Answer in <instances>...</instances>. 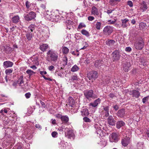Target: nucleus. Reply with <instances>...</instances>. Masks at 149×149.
<instances>
[{
	"instance_id": "603ef678",
	"label": "nucleus",
	"mask_w": 149,
	"mask_h": 149,
	"mask_svg": "<svg viewBox=\"0 0 149 149\" xmlns=\"http://www.w3.org/2000/svg\"><path fill=\"white\" fill-rule=\"evenodd\" d=\"M116 111L119 109V107L117 105H115L112 107Z\"/></svg>"
},
{
	"instance_id": "dca6fc26",
	"label": "nucleus",
	"mask_w": 149,
	"mask_h": 149,
	"mask_svg": "<svg viewBox=\"0 0 149 149\" xmlns=\"http://www.w3.org/2000/svg\"><path fill=\"white\" fill-rule=\"evenodd\" d=\"M95 67L99 69L103 68L104 64L102 63V61H97L95 63Z\"/></svg>"
},
{
	"instance_id": "bb28decb",
	"label": "nucleus",
	"mask_w": 149,
	"mask_h": 149,
	"mask_svg": "<svg viewBox=\"0 0 149 149\" xmlns=\"http://www.w3.org/2000/svg\"><path fill=\"white\" fill-rule=\"evenodd\" d=\"M58 144L59 147L62 149H64L66 146L65 142L63 140L61 141L60 143H59Z\"/></svg>"
},
{
	"instance_id": "cd10ccee",
	"label": "nucleus",
	"mask_w": 149,
	"mask_h": 149,
	"mask_svg": "<svg viewBox=\"0 0 149 149\" xmlns=\"http://www.w3.org/2000/svg\"><path fill=\"white\" fill-rule=\"evenodd\" d=\"M139 28L141 29H146V24L143 23L141 22L139 24Z\"/></svg>"
},
{
	"instance_id": "2f4dec72",
	"label": "nucleus",
	"mask_w": 149,
	"mask_h": 149,
	"mask_svg": "<svg viewBox=\"0 0 149 149\" xmlns=\"http://www.w3.org/2000/svg\"><path fill=\"white\" fill-rule=\"evenodd\" d=\"M46 18L48 19L49 20H51L52 18V19H55V18H54L55 17L56 18L57 17H59L58 16H54V15H53V16L52 14L51 15L50 17H49V15L48 14H47V15H46Z\"/></svg>"
},
{
	"instance_id": "c9c22d12",
	"label": "nucleus",
	"mask_w": 149,
	"mask_h": 149,
	"mask_svg": "<svg viewBox=\"0 0 149 149\" xmlns=\"http://www.w3.org/2000/svg\"><path fill=\"white\" fill-rule=\"evenodd\" d=\"M81 33L84 35L86 36L87 37L89 36V33L88 31L85 30L83 29L81 31Z\"/></svg>"
},
{
	"instance_id": "c03bdc74",
	"label": "nucleus",
	"mask_w": 149,
	"mask_h": 149,
	"mask_svg": "<svg viewBox=\"0 0 149 149\" xmlns=\"http://www.w3.org/2000/svg\"><path fill=\"white\" fill-rule=\"evenodd\" d=\"M52 135L53 137L56 138L57 137L58 133L56 132H53L52 133Z\"/></svg>"
},
{
	"instance_id": "052dcab7",
	"label": "nucleus",
	"mask_w": 149,
	"mask_h": 149,
	"mask_svg": "<svg viewBox=\"0 0 149 149\" xmlns=\"http://www.w3.org/2000/svg\"><path fill=\"white\" fill-rule=\"evenodd\" d=\"M94 19L93 17L92 16H89L88 17V19L89 21H92Z\"/></svg>"
},
{
	"instance_id": "7ed1b4c3",
	"label": "nucleus",
	"mask_w": 149,
	"mask_h": 149,
	"mask_svg": "<svg viewBox=\"0 0 149 149\" xmlns=\"http://www.w3.org/2000/svg\"><path fill=\"white\" fill-rule=\"evenodd\" d=\"M98 76V74L96 71H92L89 72L87 74V77L89 80H95Z\"/></svg>"
},
{
	"instance_id": "6e6d98bb",
	"label": "nucleus",
	"mask_w": 149,
	"mask_h": 149,
	"mask_svg": "<svg viewBox=\"0 0 149 149\" xmlns=\"http://www.w3.org/2000/svg\"><path fill=\"white\" fill-rule=\"evenodd\" d=\"M2 145L3 146L5 147L6 146H7L8 145V141L7 142L6 141H4Z\"/></svg>"
},
{
	"instance_id": "4c0bfd02",
	"label": "nucleus",
	"mask_w": 149,
	"mask_h": 149,
	"mask_svg": "<svg viewBox=\"0 0 149 149\" xmlns=\"http://www.w3.org/2000/svg\"><path fill=\"white\" fill-rule=\"evenodd\" d=\"M12 69H8L6 70L5 72L7 75H9L11 73L13 72Z\"/></svg>"
},
{
	"instance_id": "f3484780",
	"label": "nucleus",
	"mask_w": 149,
	"mask_h": 149,
	"mask_svg": "<svg viewBox=\"0 0 149 149\" xmlns=\"http://www.w3.org/2000/svg\"><path fill=\"white\" fill-rule=\"evenodd\" d=\"M13 65V63L9 61H4L3 63V67L5 68L12 67Z\"/></svg>"
},
{
	"instance_id": "72a5a7b5",
	"label": "nucleus",
	"mask_w": 149,
	"mask_h": 149,
	"mask_svg": "<svg viewBox=\"0 0 149 149\" xmlns=\"http://www.w3.org/2000/svg\"><path fill=\"white\" fill-rule=\"evenodd\" d=\"M141 7L143 9V11H144L145 10H146L147 9L148 7L147 6V5L145 1H143L142 3L141 4Z\"/></svg>"
},
{
	"instance_id": "79ce46f5",
	"label": "nucleus",
	"mask_w": 149,
	"mask_h": 149,
	"mask_svg": "<svg viewBox=\"0 0 149 149\" xmlns=\"http://www.w3.org/2000/svg\"><path fill=\"white\" fill-rule=\"evenodd\" d=\"M26 72L27 74H28L29 75H31L33 74L34 72L32 70H28L26 71Z\"/></svg>"
},
{
	"instance_id": "aec40b11",
	"label": "nucleus",
	"mask_w": 149,
	"mask_h": 149,
	"mask_svg": "<svg viewBox=\"0 0 149 149\" xmlns=\"http://www.w3.org/2000/svg\"><path fill=\"white\" fill-rule=\"evenodd\" d=\"M100 98H98L97 99L95 100L94 102H92L90 103L89 105L90 106H92L93 107H95L100 103Z\"/></svg>"
},
{
	"instance_id": "f704fd0d",
	"label": "nucleus",
	"mask_w": 149,
	"mask_h": 149,
	"mask_svg": "<svg viewBox=\"0 0 149 149\" xmlns=\"http://www.w3.org/2000/svg\"><path fill=\"white\" fill-rule=\"evenodd\" d=\"M106 44L109 46L113 44L115 41L113 40H108L106 41Z\"/></svg>"
},
{
	"instance_id": "3c124183",
	"label": "nucleus",
	"mask_w": 149,
	"mask_h": 149,
	"mask_svg": "<svg viewBox=\"0 0 149 149\" xmlns=\"http://www.w3.org/2000/svg\"><path fill=\"white\" fill-rule=\"evenodd\" d=\"M25 95L26 98H29L30 97L31 94L30 93H26Z\"/></svg>"
},
{
	"instance_id": "e2e57ef3",
	"label": "nucleus",
	"mask_w": 149,
	"mask_h": 149,
	"mask_svg": "<svg viewBox=\"0 0 149 149\" xmlns=\"http://www.w3.org/2000/svg\"><path fill=\"white\" fill-rule=\"evenodd\" d=\"M51 121H52V123L53 124L55 125L56 124V121L55 119H52L51 120Z\"/></svg>"
},
{
	"instance_id": "4468645a",
	"label": "nucleus",
	"mask_w": 149,
	"mask_h": 149,
	"mask_svg": "<svg viewBox=\"0 0 149 149\" xmlns=\"http://www.w3.org/2000/svg\"><path fill=\"white\" fill-rule=\"evenodd\" d=\"M31 61L32 62V64L38 65V58L37 56H33L32 57H31L30 58V61L29 62L31 63Z\"/></svg>"
},
{
	"instance_id": "f03ea898",
	"label": "nucleus",
	"mask_w": 149,
	"mask_h": 149,
	"mask_svg": "<svg viewBox=\"0 0 149 149\" xmlns=\"http://www.w3.org/2000/svg\"><path fill=\"white\" fill-rule=\"evenodd\" d=\"M144 42L142 38H138L135 43L134 46L136 49L141 50L143 47Z\"/></svg>"
},
{
	"instance_id": "c85d7f7f",
	"label": "nucleus",
	"mask_w": 149,
	"mask_h": 149,
	"mask_svg": "<svg viewBox=\"0 0 149 149\" xmlns=\"http://www.w3.org/2000/svg\"><path fill=\"white\" fill-rule=\"evenodd\" d=\"M62 51L64 54H66L69 52V49L66 47H62Z\"/></svg>"
},
{
	"instance_id": "864d4df0",
	"label": "nucleus",
	"mask_w": 149,
	"mask_h": 149,
	"mask_svg": "<svg viewBox=\"0 0 149 149\" xmlns=\"http://www.w3.org/2000/svg\"><path fill=\"white\" fill-rule=\"evenodd\" d=\"M54 67L53 65L49 66L48 67V69L51 71H52L54 69Z\"/></svg>"
},
{
	"instance_id": "f257e3e1",
	"label": "nucleus",
	"mask_w": 149,
	"mask_h": 149,
	"mask_svg": "<svg viewBox=\"0 0 149 149\" xmlns=\"http://www.w3.org/2000/svg\"><path fill=\"white\" fill-rule=\"evenodd\" d=\"M47 60L49 61L56 62L58 58V54L56 51L51 49L47 53Z\"/></svg>"
},
{
	"instance_id": "37998d69",
	"label": "nucleus",
	"mask_w": 149,
	"mask_h": 149,
	"mask_svg": "<svg viewBox=\"0 0 149 149\" xmlns=\"http://www.w3.org/2000/svg\"><path fill=\"white\" fill-rule=\"evenodd\" d=\"M149 98V96H148L144 97L142 99V101L143 103H145L146 102L148 101Z\"/></svg>"
},
{
	"instance_id": "a18cd8bd",
	"label": "nucleus",
	"mask_w": 149,
	"mask_h": 149,
	"mask_svg": "<svg viewBox=\"0 0 149 149\" xmlns=\"http://www.w3.org/2000/svg\"><path fill=\"white\" fill-rule=\"evenodd\" d=\"M8 112V111L6 108H4L3 109H2L0 111V113H1L2 114H3V112H4L5 113H7Z\"/></svg>"
},
{
	"instance_id": "de8ad7c7",
	"label": "nucleus",
	"mask_w": 149,
	"mask_h": 149,
	"mask_svg": "<svg viewBox=\"0 0 149 149\" xmlns=\"http://www.w3.org/2000/svg\"><path fill=\"white\" fill-rule=\"evenodd\" d=\"M85 27L86 25L82 23H81L78 26V28L79 29H80L83 27Z\"/></svg>"
},
{
	"instance_id": "ea45409f",
	"label": "nucleus",
	"mask_w": 149,
	"mask_h": 149,
	"mask_svg": "<svg viewBox=\"0 0 149 149\" xmlns=\"http://www.w3.org/2000/svg\"><path fill=\"white\" fill-rule=\"evenodd\" d=\"M83 120L86 123L91 122V120L87 117H84L83 118Z\"/></svg>"
},
{
	"instance_id": "393cba45",
	"label": "nucleus",
	"mask_w": 149,
	"mask_h": 149,
	"mask_svg": "<svg viewBox=\"0 0 149 149\" xmlns=\"http://www.w3.org/2000/svg\"><path fill=\"white\" fill-rule=\"evenodd\" d=\"M125 123L122 121H118L116 123V127L118 129H120L121 127L124 126Z\"/></svg>"
},
{
	"instance_id": "b1692460",
	"label": "nucleus",
	"mask_w": 149,
	"mask_h": 149,
	"mask_svg": "<svg viewBox=\"0 0 149 149\" xmlns=\"http://www.w3.org/2000/svg\"><path fill=\"white\" fill-rule=\"evenodd\" d=\"M61 120L63 123H66L68 122L69 119L68 116L66 115L62 116Z\"/></svg>"
},
{
	"instance_id": "69168bd1",
	"label": "nucleus",
	"mask_w": 149,
	"mask_h": 149,
	"mask_svg": "<svg viewBox=\"0 0 149 149\" xmlns=\"http://www.w3.org/2000/svg\"><path fill=\"white\" fill-rule=\"evenodd\" d=\"M43 77L46 80L49 81H51L52 80V79L50 78L46 77L45 76H43Z\"/></svg>"
},
{
	"instance_id": "ddd939ff",
	"label": "nucleus",
	"mask_w": 149,
	"mask_h": 149,
	"mask_svg": "<svg viewBox=\"0 0 149 149\" xmlns=\"http://www.w3.org/2000/svg\"><path fill=\"white\" fill-rule=\"evenodd\" d=\"M129 94L130 95H132V97L137 98H138L140 95L139 92L136 90H133L130 91Z\"/></svg>"
},
{
	"instance_id": "5701e85b",
	"label": "nucleus",
	"mask_w": 149,
	"mask_h": 149,
	"mask_svg": "<svg viewBox=\"0 0 149 149\" xmlns=\"http://www.w3.org/2000/svg\"><path fill=\"white\" fill-rule=\"evenodd\" d=\"M81 112L82 116H87L89 114L88 110L86 108L82 109L81 111Z\"/></svg>"
},
{
	"instance_id": "f8f14e48",
	"label": "nucleus",
	"mask_w": 149,
	"mask_h": 149,
	"mask_svg": "<svg viewBox=\"0 0 149 149\" xmlns=\"http://www.w3.org/2000/svg\"><path fill=\"white\" fill-rule=\"evenodd\" d=\"M107 122L110 125L113 126L115 125L116 121L112 116H110L107 118Z\"/></svg>"
},
{
	"instance_id": "5fc2aeb1",
	"label": "nucleus",
	"mask_w": 149,
	"mask_h": 149,
	"mask_svg": "<svg viewBox=\"0 0 149 149\" xmlns=\"http://www.w3.org/2000/svg\"><path fill=\"white\" fill-rule=\"evenodd\" d=\"M56 117L58 118H60L61 119V117L62 116L61 114H57L55 115Z\"/></svg>"
},
{
	"instance_id": "6e6552de",
	"label": "nucleus",
	"mask_w": 149,
	"mask_h": 149,
	"mask_svg": "<svg viewBox=\"0 0 149 149\" xmlns=\"http://www.w3.org/2000/svg\"><path fill=\"white\" fill-rule=\"evenodd\" d=\"M130 138L129 137L124 138L121 140V144L123 146L125 147L130 143Z\"/></svg>"
},
{
	"instance_id": "473e14b6",
	"label": "nucleus",
	"mask_w": 149,
	"mask_h": 149,
	"mask_svg": "<svg viewBox=\"0 0 149 149\" xmlns=\"http://www.w3.org/2000/svg\"><path fill=\"white\" fill-rule=\"evenodd\" d=\"M17 83L19 84H21L24 83L23 77L22 76H21L19 77L17 81Z\"/></svg>"
},
{
	"instance_id": "09e8293b",
	"label": "nucleus",
	"mask_w": 149,
	"mask_h": 149,
	"mask_svg": "<svg viewBox=\"0 0 149 149\" xmlns=\"http://www.w3.org/2000/svg\"><path fill=\"white\" fill-rule=\"evenodd\" d=\"M40 73L42 76L43 77V76H45L44 75L46 74L47 73L46 71H40Z\"/></svg>"
},
{
	"instance_id": "13d9d810",
	"label": "nucleus",
	"mask_w": 149,
	"mask_h": 149,
	"mask_svg": "<svg viewBox=\"0 0 149 149\" xmlns=\"http://www.w3.org/2000/svg\"><path fill=\"white\" fill-rule=\"evenodd\" d=\"M29 4H30V2L28 1H26V3H25L26 6V8H29L30 7Z\"/></svg>"
},
{
	"instance_id": "0eeeda50",
	"label": "nucleus",
	"mask_w": 149,
	"mask_h": 149,
	"mask_svg": "<svg viewBox=\"0 0 149 149\" xmlns=\"http://www.w3.org/2000/svg\"><path fill=\"white\" fill-rule=\"evenodd\" d=\"M113 31L112 27L109 26H105L103 30V33L106 35H109Z\"/></svg>"
},
{
	"instance_id": "a19ab883",
	"label": "nucleus",
	"mask_w": 149,
	"mask_h": 149,
	"mask_svg": "<svg viewBox=\"0 0 149 149\" xmlns=\"http://www.w3.org/2000/svg\"><path fill=\"white\" fill-rule=\"evenodd\" d=\"M109 3L112 6H113L117 4V3L116 2L115 0H110Z\"/></svg>"
},
{
	"instance_id": "4d7b16f0",
	"label": "nucleus",
	"mask_w": 149,
	"mask_h": 149,
	"mask_svg": "<svg viewBox=\"0 0 149 149\" xmlns=\"http://www.w3.org/2000/svg\"><path fill=\"white\" fill-rule=\"evenodd\" d=\"M125 50L126 51L130 52L132 50V49L130 47H127L126 48Z\"/></svg>"
},
{
	"instance_id": "412c9836",
	"label": "nucleus",
	"mask_w": 149,
	"mask_h": 149,
	"mask_svg": "<svg viewBox=\"0 0 149 149\" xmlns=\"http://www.w3.org/2000/svg\"><path fill=\"white\" fill-rule=\"evenodd\" d=\"M91 13L93 15H98L99 14V13L98 9L95 6H93L92 8Z\"/></svg>"
},
{
	"instance_id": "49530a36",
	"label": "nucleus",
	"mask_w": 149,
	"mask_h": 149,
	"mask_svg": "<svg viewBox=\"0 0 149 149\" xmlns=\"http://www.w3.org/2000/svg\"><path fill=\"white\" fill-rule=\"evenodd\" d=\"M127 4L130 7H132L133 6V3L131 1H128L127 2Z\"/></svg>"
},
{
	"instance_id": "e433bc0d",
	"label": "nucleus",
	"mask_w": 149,
	"mask_h": 149,
	"mask_svg": "<svg viewBox=\"0 0 149 149\" xmlns=\"http://www.w3.org/2000/svg\"><path fill=\"white\" fill-rule=\"evenodd\" d=\"M26 37H32L33 36V34L31 33V32H29L28 31L26 33Z\"/></svg>"
},
{
	"instance_id": "338daca9",
	"label": "nucleus",
	"mask_w": 149,
	"mask_h": 149,
	"mask_svg": "<svg viewBox=\"0 0 149 149\" xmlns=\"http://www.w3.org/2000/svg\"><path fill=\"white\" fill-rule=\"evenodd\" d=\"M116 20L114 21H112L111 20H109L108 21V22H110V23L111 24H114L116 22Z\"/></svg>"
},
{
	"instance_id": "58836bf2",
	"label": "nucleus",
	"mask_w": 149,
	"mask_h": 149,
	"mask_svg": "<svg viewBox=\"0 0 149 149\" xmlns=\"http://www.w3.org/2000/svg\"><path fill=\"white\" fill-rule=\"evenodd\" d=\"M101 24L100 22H97L96 23L95 25V27L97 29L99 30L100 29Z\"/></svg>"
},
{
	"instance_id": "680f3d73",
	"label": "nucleus",
	"mask_w": 149,
	"mask_h": 149,
	"mask_svg": "<svg viewBox=\"0 0 149 149\" xmlns=\"http://www.w3.org/2000/svg\"><path fill=\"white\" fill-rule=\"evenodd\" d=\"M75 86H77V88H80L81 86V85H80L79 83H77Z\"/></svg>"
},
{
	"instance_id": "c756f323",
	"label": "nucleus",
	"mask_w": 149,
	"mask_h": 149,
	"mask_svg": "<svg viewBox=\"0 0 149 149\" xmlns=\"http://www.w3.org/2000/svg\"><path fill=\"white\" fill-rule=\"evenodd\" d=\"M68 59L67 57L65 56H64L63 58V61L62 64L64 66H65L67 64Z\"/></svg>"
},
{
	"instance_id": "9d476101",
	"label": "nucleus",
	"mask_w": 149,
	"mask_h": 149,
	"mask_svg": "<svg viewBox=\"0 0 149 149\" xmlns=\"http://www.w3.org/2000/svg\"><path fill=\"white\" fill-rule=\"evenodd\" d=\"M104 110L101 112L102 114L107 117L109 116V107L108 106H106L104 107Z\"/></svg>"
},
{
	"instance_id": "39448f33",
	"label": "nucleus",
	"mask_w": 149,
	"mask_h": 149,
	"mask_svg": "<svg viewBox=\"0 0 149 149\" xmlns=\"http://www.w3.org/2000/svg\"><path fill=\"white\" fill-rule=\"evenodd\" d=\"M93 91L92 90L89 91H86L84 92V95L86 98L88 99L90 98L94 97V98L97 97L96 95H93Z\"/></svg>"
},
{
	"instance_id": "0e129e2a",
	"label": "nucleus",
	"mask_w": 149,
	"mask_h": 149,
	"mask_svg": "<svg viewBox=\"0 0 149 149\" xmlns=\"http://www.w3.org/2000/svg\"><path fill=\"white\" fill-rule=\"evenodd\" d=\"M67 130L66 129V131H65V134H67L68 135H69V136H70V130H69V131L68 132H67Z\"/></svg>"
},
{
	"instance_id": "2eb2a0df",
	"label": "nucleus",
	"mask_w": 149,
	"mask_h": 149,
	"mask_svg": "<svg viewBox=\"0 0 149 149\" xmlns=\"http://www.w3.org/2000/svg\"><path fill=\"white\" fill-rule=\"evenodd\" d=\"M125 111L124 109H122L118 111L117 116L120 118H123L125 116Z\"/></svg>"
},
{
	"instance_id": "4be33fe9",
	"label": "nucleus",
	"mask_w": 149,
	"mask_h": 149,
	"mask_svg": "<svg viewBox=\"0 0 149 149\" xmlns=\"http://www.w3.org/2000/svg\"><path fill=\"white\" fill-rule=\"evenodd\" d=\"M11 20L13 23L16 24L20 21L19 17L18 15L15 16L12 18Z\"/></svg>"
},
{
	"instance_id": "a211bd4d",
	"label": "nucleus",
	"mask_w": 149,
	"mask_h": 149,
	"mask_svg": "<svg viewBox=\"0 0 149 149\" xmlns=\"http://www.w3.org/2000/svg\"><path fill=\"white\" fill-rule=\"evenodd\" d=\"M49 47V46L47 44H44L40 45L39 48L41 51L44 52Z\"/></svg>"
},
{
	"instance_id": "7c9ffc66",
	"label": "nucleus",
	"mask_w": 149,
	"mask_h": 149,
	"mask_svg": "<svg viewBox=\"0 0 149 149\" xmlns=\"http://www.w3.org/2000/svg\"><path fill=\"white\" fill-rule=\"evenodd\" d=\"M35 25L33 24H31V25L28 28V31L29 32H33V31L35 29Z\"/></svg>"
},
{
	"instance_id": "6ab92c4d",
	"label": "nucleus",
	"mask_w": 149,
	"mask_h": 149,
	"mask_svg": "<svg viewBox=\"0 0 149 149\" xmlns=\"http://www.w3.org/2000/svg\"><path fill=\"white\" fill-rule=\"evenodd\" d=\"M131 66V64L130 62H126L123 65V70L125 72L128 71L129 68Z\"/></svg>"
},
{
	"instance_id": "9b49d317",
	"label": "nucleus",
	"mask_w": 149,
	"mask_h": 149,
	"mask_svg": "<svg viewBox=\"0 0 149 149\" xmlns=\"http://www.w3.org/2000/svg\"><path fill=\"white\" fill-rule=\"evenodd\" d=\"M1 49L2 51H5L7 54H9L12 51V48L8 46H1Z\"/></svg>"
},
{
	"instance_id": "423d86ee",
	"label": "nucleus",
	"mask_w": 149,
	"mask_h": 149,
	"mask_svg": "<svg viewBox=\"0 0 149 149\" xmlns=\"http://www.w3.org/2000/svg\"><path fill=\"white\" fill-rule=\"evenodd\" d=\"M112 58L113 61L119 60L120 58L119 52L117 50H116L114 51L112 54Z\"/></svg>"
},
{
	"instance_id": "1a4fd4ad",
	"label": "nucleus",
	"mask_w": 149,
	"mask_h": 149,
	"mask_svg": "<svg viewBox=\"0 0 149 149\" xmlns=\"http://www.w3.org/2000/svg\"><path fill=\"white\" fill-rule=\"evenodd\" d=\"M110 141L111 142H116L118 141V135L116 133H113L111 134V137L110 138Z\"/></svg>"
},
{
	"instance_id": "20e7f679",
	"label": "nucleus",
	"mask_w": 149,
	"mask_h": 149,
	"mask_svg": "<svg viewBox=\"0 0 149 149\" xmlns=\"http://www.w3.org/2000/svg\"><path fill=\"white\" fill-rule=\"evenodd\" d=\"M36 17V13L33 11H31L28 14L26 15L24 17L25 20L29 21L34 19Z\"/></svg>"
},
{
	"instance_id": "774afa93",
	"label": "nucleus",
	"mask_w": 149,
	"mask_h": 149,
	"mask_svg": "<svg viewBox=\"0 0 149 149\" xmlns=\"http://www.w3.org/2000/svg\"><path fill=\"white\" fill-rule=\"evenodd\" d=\"M40 7H41V8L43 10H45L46 8L45 6L43 4H41V5Z\"/></svg>"
},
{
	"instance_id": "8fccbe9b",
	"label": "nucleus",
	"mask_w": 149,
	"mask_h": 149,
	"mask_svg": "<svg viewBox=\"0 0 149 149\" xmlns=\"http://www.w3.org/2000/svg\"><path fill=\"white\" fill-rule=\"evenodd\" d=\"M57 74L58 76H60L61 78H63L64 77L63 74L61 72H58Z\"/></svg>"
},
{
	"instance_id": "bf43d9fd",
	"label": "nucleus",
	"mask_w": 149,
	"mask_h": 149,
	"mask_svg": "<svg viewBox=\"0 0 149 149\" xmlns=\"http://www.w3.org/2000/svg\"><path fill=\"white\" fill-rule=\"evenodd\" d=\"M35 127L37 128L40 130L42 129L41 126L39 124H36L35 125Z\"/></svg>"
},
{
	"instance_id": "a878e982",
	"label": "nucleus",
	"mask_w": 149,
	"mask_h": 149,
	"mask_svg": "<svg viewBox=\"0 0 149 149\" xmlns=\"http://www.w3.org/2000/svg\"><path fill=\"white\" fill-rule=\"evenodd\" d=\"M129 21V20L127 19H122V26L123 27L125 28L127 26V23Z\"/></svg>"
}]
</instances>
